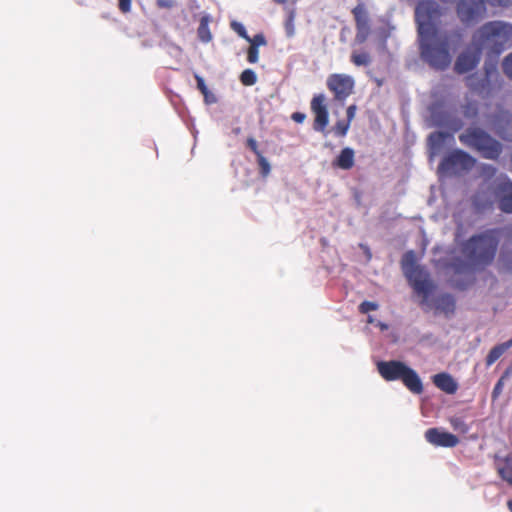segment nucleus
I'll return each instance as SVG.
<instances>
[{
    "mask_svg": "<svg viewBox=\"0 0 512 512\" xmlns=\"http://www.w3.org/2000/svg\"><path fill=\"white\" fill-rule=\"evenodd\" d=\"M500 234L501 230L498 228L487 229L465 240L461 245V254L467 263L455 260L452 263L455 271L464 272L468 266L483 269L492 264L498 250Z\"/></svg>",
    "mask_w": 512,
    "mask_h": 512,
    "instance_id": "obj_1",
    "label": "nucleus"
},
{
    "mask_svg": "<svg viewBox=\"0 0 512 512\" xmlns=\"http://www.w3.org/2000/svg\"><path fill=\"white\" fill-rule=\"evenodd\" d=\"M473 42L490 55L498 56L512 47V24L499 20L486 22L474 33Z\"/></svg>",
    "mask_w": 512,
    "mask_h": 512,
    "instance_id": "obj_2",
    "label": "nucleus"
},
{
    "mask_svg": "<svg viewBox=\"0 0 512 512\" xmlns=\"http://www.w3.org/2000/svg\"><path fill=\"white\" fill-rule=\"evenodd\" d=\"M493 196L498 199L501 211L512 213V181L506 175L497 177L494 186L482 185L473 196V205L478 210L491 208Z\"/></svg>",
    "mask_w": 512,
    "mask_h": 512,
    "instance_id": "obj_3",
    "label": "nucleus"
},
{
    "mask_svg": "<svg viewBox=\"0 0 512 512\" xmlns=\"http://www.w3.org/2000/svg\"><path fill=\"white\" fill-rule=\"evenodd\" d=\"M419 50L423 61L432 68L445 70L451 63L449 41L446 36L419 37Z\"/></svg>",
    "mask_w": 512,
    "mask_h": 512,
    "instance_id": "obj_4",
    "label": "nucleus"
},
{
    "mask_svg": "<svg viewBox=\"0 0 512 512\" xmlns=\"http://www.w3.org/2000/svg\"><path fill=\"white\" fill-rule=\"evenodd\" d=\"M459 141L477 151L483 158L497 160L502 153V144L479 127H469L459 135Z\"/></svg>",
    "mask_w": 512,
    "mask_h": 512,
    "instance_id": "obj_5",
    "label": "nucleus"
},
{
    "mask_svg": "<svg viewBox=\"0 0 512 512\" xmlns=\"http://www.w3.org/2000/svg\"><path fill=\"white\" fill-rule=\"evenodd\" d=\"M377 371L386 381L400 380L414 394L423 392V384L415 370L398 360L380 361Z\"/></svg>",
    "mask_w": 512,
    "mask_h": 512,
    "instance_id": "obj_6",
    "label": "nucleus"
},
{
    "mask_svg": "<svg viewBox=\"0 0 512 512\" xmlns=\"http://www.w3.org/2000/svg\"><path fill=\"white\" fill-rule=\"evenodd\" d=\"M444 13L445 8L435 0L419 1L414 12L418 38L436 36Z\"/></svg>",
    "mask_w": 512,
    "mask_h": 512,
    "instance_id": "obj_7",
    "label": "nucleus"
},
{
    "mask_svg": "<svg viewBox=\"0 0 512 512\" xmlns=\"http://www.w3.org/2000/svg\"><path fill=\"white\" fill-rule=\"evenodd\" d=\"M486 3L491 6L507 7L512 0H459L456 5V13L462 24L474 26L487 16Z\"/></svg>",
    "mask_w": 512,
    "mask_h": 512,
    "instance_id": "obj_8",
    "label": "nucleus"
},
{
    "mask_svg": "<svg viewBox=\"0 0 512 512\" xmlns=\"http://www.w3.org/2000/svg\"><path fill=\"white\" fill-rule=\"evenodd\" d=\"M402 269L414 291L426 300L433 289V284L429 279V274L416 264L413 251L404 254Z\"/></svg>",
    "mask_w": 512,
    "mask_h": 512,
    "instance_id": "obj_9",
    "label": "nucleus"
},
{
    "mask_svg": "<svg viewBox=\"0 0 512 512\" xmlns=\"http://www.w3.org/2000/svg\"><path fill=\"white\" fill-rule=\"evenodd\" d=\"M476 165V159L469 153L455 149L446 155L439 164V171L450 175H461Z\"/></svg>",
    "mask_w": 512,
    "mask_h": 512,
    "instance_id": "obj_10",
    "label": "nucleus"
},
{
    "mask_svg": "<svg viewBox=\"0 0 512 512\" xmlns=\"http://www.w3.org/2000/svg\"><path fill=\"white\" fill-rule=\"evenodd\" d=\"M327 88L334 94L337 101L344 102L354 89V79L346 74H331L327 78Z\"/></svg>",
    "mask_w": 512,
    "mask_h": 512,
    "instance_id": "obj_11",
    "label": "nucleus"
},
{
    "mask_svg": "<svg viewBox=\"0 0 512 512\" xmlns=\"http://www.w3.org/2000/svg\"><path fill=\"white\" fill-rule=\"evenodd\" d=\"M351 12L353 14L356 27L355 42L357 44H363L371 34L369 12L363 2L358 3Z\"/></svg>",
    "mask_w": 512,
    "mask_h": 512,
    "instance_id": "obj_12",
    "label": "nucleus"
},
{
    "mask_svg": "<svg viewBox=\"0 0 512 512\" xmlns=\"http://www.w3.org/2000/svg\"><path fill=\"white\" fill-rule=\"evenodd\" d=\"M311 111L314 114L313 129L318 132H325L329 123V113L324 94H316L310 103Z\"/></svg>",
    "mask_w": 512,
    "mask_h": 512,
    "instance_id": "obj_13",
    "label": "nucleus"
},
{
    "mask_svg": "<svg viewBox=\"0 0 512 512\" xmlns=\"http://www.w3.org/2000/svg\"><path fill=\"white\" fill-rule=\"evenodd\" d=\"M493 77H498L496 68L494 66L485 67V76L483 78L480 79L475 74L469 75L466 77V85L479 95L488 94L490 92V82Z\"/></svg>",
    "mask_w": 512,
    "mask_h": 512,
    "instance_id": "obj_14",
    "label": "nucleus"
},
{
    "mask_svg": "<svg viewBox=\"0 0 512 512\" xmlns=\"http://www.w3.org/2000/svg\"><path fill=\"white\" fill-rule=\"evenodd\" d=\"M425 439L436 447L452 448L459 443L457 436L440 428H429L425 432Z\"/></svg>",
    "mask_w": 512,
    "mask_h": 512,
    "instance_id": "obj_15",
    "label": "nucleus"
},
{
    "mask_svg": "<svg viewBox=\"0 0 512 512\" xmlns=\"http://www.w3.org/2000/svg\"><path fill=\"white\" fill-rule=\"evenodd\" d=\"M481 50L478 46L474 52L465 51L459 54L454 65L455 72L464 74L473 70L480 61Z\"/></svg>",
    "mask_w": 512,
    "mask_h": 512,
    "instance_id": "obj_16",
    "label": "nucleus"
},
{
    "mask_svg": "<svg viewBox=\"0 0 512 512\" xmlns=\"http://www.w3.org/2000/svg\"><path fill=\"white\" fill-rule=\"evenodd\" d=\"M492 124L500 138L512 142V118L507 111H501L496 115Z\"/></svg>",
    "mask_w": 512,
    "mask_h": 512,
    "instance_id": "obj_17",
    "label": "nucleus"
},
{
    "mask_svg": "<svg viewBox=\"0 0 512 512\" xmlns=\"http://www.w3.org/2000/svg\"><path fill=\"white\" fill-rule=\"evenodd\" d=\"M432 380L437 388L447 394H455L458 389L457 382L450 374L446 372L434 375Z\"/></svg>",
    "mask_w": 512,
    "mask_h": 512,
    "instance_id": "obj_18",
    "label": "nucleus"
},
{
    "mask_svg": "<svg viewBox=\"0 0 512 512\" xmlns=\"http://www.w3.org/2000/svg\"><path fill=\"white\" fill-rule=\"evenodd\" d=\"M247 147L256 155L257 163L260 168V174L267 177L270 174L271 167L268 160L263 156L262 152L258 149L257 141L253 137L247 139Z\"/></svg>",
    "mask_w": 512,
    "mask_h": 512,
    "instance_id": "obj_19",
    "label": "nucleus"
},
{
    "mask_svg": "<svg viewBox=\"0 0 512 512\" xmlns=\"http://www.w3.org/2000/svg\"><path fill=\"white\" fill-rule=\"evenodd\" d=\"M354 157L355 153L352 148H343L333 162V165L343 170H349L354 166Z\"/></svg>",
    "mask_w": 512,
    "mask_h": 512,
    "instance_id": "obj_20",
    "label": "nucleus"
},
{
    "mask_svg": "<svg viewBox=\"0 0 512 512\" xmlns=\"http://www.w3.org/2000/svg\"><path fill=\"white\" fill-rule=\"evenodd\" d=\"M510 347H512V338L494 346L486 357V366L494 364Z\"/></svg>",
    "mask_w": 512,
    "mask_h": 512,
    "instance_id": "obj_21",
    "label": "nucleus"
},
{
    "mask_svg": "<svg viewBox=\"0 0 512 512\" xmlns=\"http://www.w3.org/2000/svg\"><path fill=\"white\" fill-rule=\"evenodd\" d=\"M210 22L211 17L209 15H204L200 19V23L197 29V36L203 43H208L212 40V33L209 28Z\"/></svg>",
    "mask_w": 512,
    "mask_h": 512,
    "instance_id": "obj_22",
    "label": "nucleus"
},
{
    "mask_svg": "<svg viewBox=\"0 0 512 512\" xmlns=\"http://www.w3.org/2000/svg\"><path fill=\"white\" fill-rule=\"evenodd\" d=\"M455 299L450 294L441 295L437 300V309L449 316L455 311Z\"/></svg>",
    "mask_w": 512,
    "mask_h": 512,
    "instance_id": "obj_23",
    "label": "nucleus"
},
{
    "mask_svg": "<svg viewBox=\"0 0 512 512\" xmlns=\"http://www.w3.org/2000/svg\"><path fill=\"white\" fill-rule=\"evenodd\" d=\"M499 476L512 486V457H505L502 463L497 465Z\"/></svg>",
    "mask_w": 512,
    "mask_h": 512,
    "instance_id": "obj_24",
    "label": "nucleus"
},
{
    "mask_svg": "<svg viewBox=\"0 0 512 512\" xmlns=\"http://www.w3.org/2000/svg\"><path fill=\"white\" fill-rule=\"evenodd\" d=\"M286 20L284 23L285 31L288 37H292L295 33V17H296V9L294 7L286 8Z\"/></svg>",
    "mask_w": 512,
    "mask_h": 512,
    "instance_id": "obj_25",
    "label": "nucleus"
},
{
    "mask_svg": "<svg viewBox=\"0 0 512 512\" xmlns=\"http://www.w3.org/2000/svg\"><path fill=\"white\" fill-rule=\"evenodd\" d=\"M351 62L356 66H368L371 63V57L367 52H356L351 54Z\"/></svg>",
    "mask_w": 512,
    "mask_h": 512,
    "instance_id": "obj_26",
    "label": "nucleus"
},
{
    "mask_svg": "<svg viewBox=\"0 0 512 512\" xmlns=\"http://www.w3.org/2000/svg\"><path fill=\"white\" fill-rule=\"evenodd\" d=\"M447 136V133L441 131L431 133L428 138L430 146L433 149L439 148L443 144Z\"/></svg>",
    "mask_w": 512,
    "mask_h": 512,
    "instance_id": "obj_27",
    "label": "nucleus"
},
{
    "mask_svg": "<svg viewBox=\"0 0 512 512\" xmlns=\"http://www.w3.org/2000/svg\"><path fill=\"white\" fill-rule=\"evenodd\" d=\"M240 81L244 86H252L257 82V75L252 69H245L240 75Z\"/></svg>",
    "mask_w": 512,
    "mask_h": 512,
    "instance_id": "obj_28",
    "label": "nucleus"
},
{
    "mask_svg": "<svg viewBox=\"0 0 512 512\" xmlns=\"http://www.w3.org/2000/svg\"><path fill=\"white\" fill-rule=\"evenodd\" d=\"M350 123L351 122L348 121L347 119L337 121L333 127L335 135L339 137H344L350 128Z\"/></svg>",
    "mask_w": 512,
    "mask_h": 512,
    "instance_id": "obj_29",
    "label": "nucleus"
},
{
    "mask_svg": "<svg viewBox=\"0 0 512 512\" xmlns=\"http://www.w3.org/2000/svg\"><path fill=\"white\" fill-rule=\"evenodd\" d=\"M450 424L455 431H458L460 433L465 434L469 431V426L461 418H451Z\"/></svg>",
    "mask_w": 512,
    "mask_h": 512,
    "instance_id": "obj_30",
    "label": "nucleus"
},
{
    "mask_svg": "<svg viewBox=\"0 0 512 512\" xmlns=\"http://www.w3.org/2000/svg\"><path fill=\"white\" fill-rule=\"evenodd\" d=\"M230 27L234 32L238 34L239 37L245 40H250V36L247 34L245 27L240 22L232 21L230 23Z\"/></svg>",
    "mask_w": 512,
    "mask_h": 512,
    "instance_id": "obj_31",
    "label": "nucleus"
},
{
    "mask_svg": "<svg viewBox=\"0 0 512 512\" xmlns=\"http://www.w3.org/2000/svg\"><path fill=\"white\" fill-rule=\"evenodd\" d=\"M502 69L504 74L512 80V52L508 54L503 62H502Z\"/></svg>",
    "mask_w": 512,
    "mask_h": 512,
    "instance_id": "obj_32",
    "label": "nucleus"
},
{
    "mask_svg": "<svg viewBox=\"0 0 512 512\" xmlns=\"http://www.w3.org/2000/svg\"><path fill=\"white\" fill-rule=\"evenodd\" d=\"M259 49L255 45H250L247 50V61L251 64L258 62Z\"/></svg>",
    "mask_w": 512,
    "mask_h": 512,
    "instance_id": "obj_33",
    "label": "nucleus"
},
{
    "mask_svg": "<svg viewBox=\"0 0 512 512\" xmlns=\"http://www.w3.org/2000/svg\"><path fill=\"white\" fill-rule=\"evenodd\" d=\"M195 80H196V83H197V88L200 90V92L203 94V96L207 100V98H208V96L210 94V91H209L207 85L205 84L204 79L200 75L196 74L195 75Z\"/></svg>",
    "mask_w": 512,
    "mask_h": 512,
    "instance_id": "obj_34",
    "label": "nucleus"
},
{
    "mask_svg": "<svg viewBox=\"0 0 512 512\" xmlns=\"http://www.w3.org/2000/svg\"><path fill=\"white\" fill-rule=\"evenodd\" d=\"M463 114L466 118L473 119L478 114V108L474 103H468L464 106Z\"/></svg>",
    "mask_w": 512,
    "mask_h": 512,
    "instance_id": "obj_35",
    "label": "nucleus"
},
{
    "mask_svg": "<svg viewBox=\"0 0 512 512\" xmlns=\"http://www.w3.org/2000/svg\"><path fill=\"white\" fill-rule=\"evenodd\" d=\"M377 309H378V304L375 302H371V301H363L359 305V312L362 314H366L370 311H375Z\"/></svg>",
    "mask_w": 512,
    "mask_h": 512,
    "instance_id": "obj_36",
    "label": "nucleus"
},
{
    "mask_svg": "<svg viewBox=\"0 0 512 512\" xmlns=\"http://www.w3.org/2000/svg\"><path fill=\"white\" fill-rule=\"evenodd\" d=\"M509 373V371H506L505 375L502 376L498 381L497 383L495 384L494 388H493V391H492V398L493 399H496L500 396V394L502 393V389H503V386H504V383H503V379L504 377Z\"/></svg>",
    "mask_w": 512,
    "mask_h": 512,
    "instance_id": "obj_37",
    "label": "nucleus"
},
{
    "mask_svg": "<svg viewBox=\"0 0 512 512\" xmlns=\"http://www.w3.org/2000/svg\"><path fill=\"white\" fill-rule=\"evenodd\" d=\"M250 42V45H255V47H259L261 45H266V39L265 36L261 33L256 34L253 38L250 37V40H247Z\"/></svg>",
    "mask_w": 512,
    "mask_h": 512,
    "instance_id": "obj_38",
    "label": "nucleus"
},
{
    "mask_svg": "<svg viewBox=\"0 0 512 512\" xmlns=\"http://www.w3.org/2000/svg\"><path fill=\"white\" fill-rule=\"evenodd\" d=\"M175 5V0H156V6L159 9H172Z\"/></svg>",
    "mask_w": 512,
    "mask_h": 512,
    "instance_id": "obj_39",
    "label": "nucleus"
},
{
    "mask_svg": "<svg viewBox=\"0 0 512 512\" xmlns=\"http://www.w3.org/2000/svg\"><path fill=\"white\" fill-rule=\"evenodd\" d=\"M132 0H118L119 10L126 14L131 11Z\"/></svg>",
    "mask_w": 512,
    "mask_h": 512,
    "instance_id": "obj_40",
    "label": "nucleus"
},
{
    "mask_svg": "<svg viewBox=\"0 0 512 512\" xmlns=\"http://www.w3.org/2000/svg\"><path fill=\"white\" fill-rule=\"evenodd\" d=\"M482 172L487 178H492L496 175V168L492 165L485 164L482 167Z\"/></svg>",
    "mask_w": 512,
    "mask_h": 512,
    "instance_id": "obj_41",
    "label": "nucleus"
},
{
    "mask_svg": "<svg viewBox=\"0 0 512 512\" xmlns=\"http://www.w3.org/2000/svg\"><path fill=\"white\" fill-rule=\"evenodd\" d=\"M291 118L296 123H302L305 120L306 115L304 113H302V112H294L292 114Z\"/></svg>",
    "mask_w": 512,
    "mask_h": 512,
    "instance_id": "obj_42",
    "label": "nucleus"
},
{
    "mask_svg": "<svg viewBox=\"0 0 512 512\" xmlns=\"http://www.w3.org/2000/svg\"><path fill=\"white\" fill-rule=\"evenodd\" d=\"M346 113H347V120L351 122L353 120V118L355 117L356 106L355 105H350L347 108Z\"/></svg>",
    "mask_w": 512,
    "mask_h": 512,
    "instance_id": "obj_43",
    "label": "nucleus"
},
{
    "mask_svg": "<svg viewBox=\"0 0 512 512\" xmlns=\"http://www.w3.org/2000/svg\"><path fill=\"white\" fill-rule=\"evenodd\" d=\"M273 1H274L275 3H277V4H281V5H284V4L287 2V0H273Z\"/></svg>",
    "mask_w": 512,
    "mask_h": 512,
    "instance_id": "obj_44",
    "label": "nucleus"
},
{
    "mask_svg": "<svg viewBox=\"0 0 512 512\" xmlns=\"http://www.w3.org/2000/svg\"><path fill=\"white\" fill-rule=\"evenodd\" d=\"M507 506H508L509 510L512 512V499H510V500L507 502Z\"/></svg>",
    "mask_w": 512,
    "mask_h": 512,
    "instance_id": "obj_45",
    "label": "nucleus"
},
{
    "mask_svg": "<svg viewBox=\"0 0 512 512\" xmlns=\"http://www.w3.org/2000/svg\"><path fill=\"white\" fill-rule=\"evenodd\" d=\"M462 127V123H459L458 127L455 128V130L459 129Z\"/></svg>",
    "mask_w": 512,
    "mask_h": 512,
    "instance_id": "obj_46",
    "label": "nucleus"
},
{
    "mask_svg": "<svg viewBox=\"0 0 512 512\" xmlns=\"http://www.w3.org/2000/svg\"><path fill=\"white\" fill-rule=\"evenodd\" d=\"M234 131H235V133L238 134L240 132V128H236Z\"/></svg>",
    "mask_w": 512,
    "mask_h": 512,
    "instance_id": "obj_47",
    "label": "nucleus"
}]
</instances>
